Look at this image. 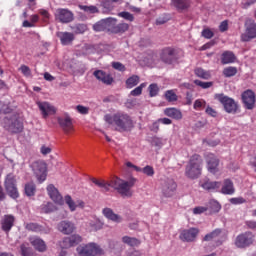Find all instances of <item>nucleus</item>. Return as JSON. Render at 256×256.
<instances>
[{
    "label": "nucleus",
    "instance_id": "aec40b11",
    "mask_svg": "<svg viewBox=\"0 0 256 256\" xmlns=\"http://www.w3.org/2000/svg\"><path fill=\"white\" fill-rule=\"evenodd\" d=\"M64 201H65L66 205H68L70 211H72V212L77 211V207H79L80 209L85 208V202H83V200L74 201L70 195H66L64 197Z\"/></svg>",
    "mask_w": 256,
    "mask_h": 256
},
{
    "label": "nucleus",
    "instance_id": "473e14b6",
    "mask_svg": "<svg viewBox=\"0 0 256 256\" xmlns=\"http://www.w3.org/2000/svg\"><path fill=\"white\" fill-rule=\"evenodd\" d=\"M5 128L11 133H21V131H23V122L21 119H16L11 123V125L5 126Z\"/></svg>",
    "mask_w": 256,
    "mask_h": 256
},
{
    "label": "nucleus",
    "instance_id": "20e7f679",
    "mask_svg": "<svg viewBox=\"0 0 256 256\" xmlns=\"http://www.w3.org/2000/svg\"><path fill=\"white\" fill-rule=\"evenodd\" d=\"M76 251L80 256H103L105 254L103 248L95 242L79 245Z\"/></svg>",
    "mask_w": 256,
    "mask_h": 256
},
{
    "label": "nucleus",
    "instance_id": "680f3d73",
    "mask_svg": "<svg viewBox=\"0 0 256 256\" xmlns=\"http://www.w3.org/2000/svg\"><path fill=\"white\" fill-rule=\"evenodd\" d=\"M213 31H211V29L209 28H205L202 31V37H204L205 39H211L213 37Z\"/></svg>",
    "mask_w": 256,
    "mask_h": 256
},
{
    "label": "nucleus",
    "instance_id": "052dcab7",
    "mask_svg": "<svg viewBox=\"0 0 256 256\" xmlns=\"http://www.w3.org/2000/svg\"><path fill=\"white\" fill-rule=\"evenodd\" d=\"M230 203H232V205H243V203H245V198L243 197L231 198Z\"/></svg>",
    "mask_w": 256,
    "mask_h": 256
},
{
    "label": "nucleus",
    "instance_id": "c85d7f7f",
    "mask_svg": "<svg viewBox=\"0 0 256 256\" xmlns=\"http://www.w3.org/2000/svg\"><path fill=\"white\" fill-rule=\"evenodd\" d=\"M13 223H15V217H13L12 215L4 216L1 223L3 231L9 233V231H11V228L13 227Z\"/></svg>",
    "mask_w": 256,
    "mask_h": 256
},
{
    "label": "nucleus",
    "instance_id": "4be33fe9",
    "mask_svg": "<svg viewBox=\"0 0 256 256\" xmlns=\"http://www.w3.org/2000/svg\"><path fill=\"white\" fill-rule=\"evenodd\" d=\"M102 214L109 221H113V223H121L123 221V218L120 215L115 214L111 208H104L102 210Z\"/></svg>",
    "mask_w": 256,
    "mask_h": 256
},
{
    "label": "nucleus",
    "instance_id": "09e8293b",
    "mask_svg": "<svg viewBox=\"0 0 256 256\" xmlns=\"http://www.w3.org/2000/svg\"><path fill=\"white\" fill-rule=\"evenodd\" d=\"M82 11H85V13H88L89 15H93V13H97V7L95 6H85L80 5L79 6Z\"/></svg>",
    "mask_w": 256,
    "mask_h": 256
},
{
    "label": "nucleus",
    "instance_id": "412c9836",
    "mask_svg": "<svg viewBox=\"0 0 256 256\" xmlns=\"http://www.w3.org/2000/svg\"><path fill=\"white\" fill-rule=\"evenodd\" d=\"M218 191H220L222 195H233L235 193V186L233 185V181L230 179H225Z\"/></svg>",
    "mask_w": 256,
    "mask_h": 256
},
{
    "label": "nucleus",
    "instance_id": "0e129e2a",
    "mask_svg": "<svg viewBox=\"0 0 256 256\" xmlns=\"http://www.w3.org/2000/svg\"><path fill=\"white\" fill-rule=\"evenodd\" d=\"M208 209L207 207L198 206L193 209V213L194 215H201V213H205Z\"/></svg>",
    "mask_w": 256,
    "mask_h": 256
},
{
    "label": "nucleus",
    "instance_id": "5701e85b",
    "mask_svg": "<svg viewBox=\"0 0 256 256\" xmlns=\"http://www.w3.org/2000/svg\"><path fill=\"white\" fill-rule=\"evenodd\" d=\"M58 230L64 235H71L75 231V224L70 221H62L58 224Z\"/></svg>",
    "mask_w": 256,
    "mask_h": 256
},
{
    "label": "nucleus",
    "instance_id": "a18cd8bd",
    "mask_svg": "<svg viewBox=\"0 0 256 256\" xmlns=\"http://www.w3.org/2000/svg\"><path fill=\"white\" fill-rule=\"evenodd\" d=\"M25 193L28 197H33V195H35V184L33 182L25 185Z\"/></svg>",
    "mask_w": 256,
    "mask_h": 256
},
{
    "label": "nucleus",
    "instance_id": "72a5a7b5",
    "mask_svg": "<svg viewBox=\"0 0 256 256\" xmlns=\"http://www.w3.org/2000/svg\"><path fill=\"white\" fill-rule=\"evenodd\" d=\"M104 26L106 28V31L110 33H115V29L117 28V19L114 18H107L104 19Z\"/></svg>",
    "mask_w": 256,
    "mask_h": 256
},
{
    "label": "nucleus",
    "instance_id": "2f4dec72",
    "mask_svg": "<svg viewBox=\"0 0 256 256\" xmlns=\"http://www.w3.org/2000/svg\"><path fill=\"white\" fill-rule=\"evenodd\" d=\"M237 57L232 51H225L221 55V63L222 65H229L231 63H235Z\"/></svg>",
    "mask_w": 256,
    "mask_h": 256
},
{
    "label": "nucleus",
    "instance_id": "f8f14e48",
    "mask_svg": "<svg viewBox=\"0 0 256 256\" xmlns=\"http://www.w3.org/2000/svg\"><path fill=\"white\" fill-rule=\"evenodd\" d=\"M48 196L56 205H63L65 200H63V196L59 193V190L55 185L49 184L46 188Z\"/></svg>",
    "mask_w": 256,
    "mask_h": 256
},
{
    "label": "nucleus",
    "instance_id": "de8ad7c7",
    "mask_svg": "<svg viewBox=\"0 0 256 256\" xmlns=\"http://www.w3.org/2000/svg\"><path fill=\"white\" fill-rule=\"evenodd\" d=\"M129 30V24L122 23V24H116V29L114 30V33H125V31Z\"/></svg>",
    "mask_w": 256,
    "mask_h": 256
},
{
    "label": "nucleus",
    "instance_id": "7c9ffc66",
    "mask_svg": "<svg viewBox=\"0 0 256 256\" xmlns=\"http://www.w3.org/2000/svg\"><path fill=\"white\" fill-rule=\"evenodd\" d=\"M172 5L177 11H186L191 7V0H172Z\"/></svg>",
    "mask_w": 256,
    "mask_h": 256
},
{
    "label": "nucleus",
    "instance_id": "f03ea898",
    "mask_svg": "<svg viewBox=\"0 0 256 256\" xmlns=\"http://www.w3.org/2000/svg\"><path fill=\"white\" fill-rule=\"evenodd\" d=\"M104 121L109 125H114L117 131H130L133 128V120H131V117L122 112L106 114Z\"/></svg>",
    "mask_w": 256,
    "mask_h": 256
},
{
    "label": "nucleus",
    "instance_id": "8fccbe9b",
    "mask_svg": "<svg viewBox=\"0 0 256 256\" xmlns=\"http://www.w3.org/2000/svg\"><path fill=\"white\" fill-rule=\"evenodd\" d=\"M148 90L150 97H157L159 93V86H157V84H150Z\"/></svg>",
    "mask_w": 256,
    "mask_h": 256
},
{
    "label": "nucleus",
    "instance_id": "9d476101",
    "mask_svg": "<svg viewBox=\"0 0 256 256\" xmlns=\"http://www.w3.org/2000/svg\"><path fill=\"white\" fill-rule=\"evenodd\" d=\"M58 124L66 135H73V133L75 132V127L73 126V119H71L70 115L66 114L64 116L58 117Z\"/></svg>",
    "mask_w": 256,
    "mask_h": 256
},
{
    "label": "nucleus",
    "instance_id": "4d7b16f0",
    "mask_svg": "<svg viewBox=\"0 0 256 256\" xmlns=\"http://www.w3.org/2000/svg\"><path fill=\"white\" fill-rule=\"evenodd\" d=\"M21 253L22 256H33L31 253V248L27 246V244H22L21 245Z\"/></svg>",
    "mask_w": 256,
    "mask_h": 256
},
{
    "label": "nucleus",
    "instance_id": "9b49d317",
    "mask_svg": "<svg viewBox=\"0 0 256 256\" xmlns=\"http://www.w3.org/2000/svg\"><path fill=\"white\" fill-rule=\"evenodd\" d=\"M246 30L245 33L241 35L242 41H251L256 37V23L253 20L246 21Z\"/></svg>",
    "mask_w": 256,
    "mask_h": 256
},
{
    "label": "nucleus",
    "instance_id": "b1692460",
    "mask_svg": "<svg viewBox=\"0 0 256 256\" xmlns=\"http://www.w3.org/2000/svg\"><path fill=\"white\" fill-rule=\"evenodd\" d=\"M161 59L164 63H168L170 65L173 63V59H175V50L173 48L163 49Z\"/></svg>",
    "mask_w": 256,
    "mask_h": 256
},
{
    "label": "nucleus",
    "instance_id": "e2e57ef3",
    "mask_svg": "<svg viewBox=\"0 0 256 256\" xmlns=\"http://www.w3.org/2000/svg\"><path fill=\"white\" fill-rule=\"evenodd\" d=\"M85 31H87V25H85V24H78L76 26L75 33L82 34V33H85Z\"/></svg>",
    "mask_w": 256,
    "mask_h": 256
},
{
    "label": "nucleus",
    "instance_id": "c756f323",
    "mask_svg": "<svg viewBox=\"0 0 256 256\" xmlns=\"http://www.w3.org/2000/svg\"><path fill=\"white\" fill-rule=\"evenodd\" d=\"M200 185L203 189H206V191H219L221 189V182L217 181L213 182L207 180L206 182H201Z\"/></svg>",
    "mask_w": 256,
    "mask_h": 256
},
{
    "label": "nucleus",
    "instance_id": "774afa93",
    "mask_svg": "<svg viewBox=\"0 0 256 256\" xmlns=\"http://www.w3.org/2000/svg\"><path fill=\"white\" fill-rule=\"evenodd\" d=\"M112 67L116 69L117 71H125V65H123L120 62H114L112 63Z\"/></svg>",
    "mask_w": 256,
    "mask_h": 256
},
{
    "label": "nucleus",
    "instance_id": "69168bd1",
    "mask_svg": "<svg viewBox=\"0 0 256 256\" xmlns=\"http://www.w3.org/2000/svg\"><path fill=\"white\" fill-rule=\"evenodd\" d=\"M51 151H53V149L50 146L43 145L40 148V153L42 155H49V153H51Z\"/></svg>",
    "mask_w": 256,
    "mask_h": 256
},
{
    "label": "nucleus",
    "instance_id": "3c124183",
    "mask_svg": "<svg viewBox=\"0 0 256 256\" xmlns=\"http://www.w3.org/2000/svg\"><path fill=\"white\" fill-rule=\"evenodd\" d=\"M75 109L80 115H89V111H91L89 107L83 105H77Z\"/></svg>",
    "mask_w": 256,
    "mask_h": 256
},
{
    "label": "nucleus",
    "instance_id": "bb28decb",
    "mask_svg": "<svg viewBox=\"0 0 256 256\" xmlns=\"http://www.w3.org/2000/svg\"><path fill=\"white\" fill-rule=\"evenodd\" d=\"M164 115H166V117H170L171 119H176V121L183 119V113H181V110L177 108H166L164 110Z\"/></svg>",
    "mask_w": 256,
    "mask_h": 256
},
{
    "label": "nucleus",
    "instance_id": "58836bf2",
    "mask_svg": "<svg viewBox=\"0 0 256 256\" xmlns=\"http://www.w3.org/2000/svg\"><path fill=\"white\" fill-rule=\"evenodd\" d=\"M137 85H139V76L137 75L131 76L126 80V87L128 89H133Z\"/></svg>",
    "mask_w": 256,
    "mask_h": 256
},
{
    "label": "nucleus",
    "instance_id": "c03bdc74",
    "mask_svg": "<svg viewBox=\"0 0 256 256\" xmlns=\"http://www.w3.org/2000/svg\"><path fill=\"white\" fill-rule=\"evenodd\" d=\"M223 75L225 77H235V75H237V68L233 66L226 67L223 70Z\"/></svg>",
    "mask_w": 256,
    "mask_h": 256
},
{
    "label": "nucleus",
    "instance_id": "cd10ccee",
    "mask_svg": "<svg viewBox=\"0 0 256 256\" xmlns=\"http://www.w3.org/2000/svg\"><path fill=\"white\" fill-rule=\"evenodd\" d=\"M57 37H59L63 45H70V43H73L75 39V35L69 32H58Z\"/></svg>",
    "mask_w": 256,
    "mask_h": 256
},
{
    "label": "nucleus",
    "instance_id": "f3484780",
    "mask_svg": "<svg viewBox=\"0 0 256 256\" xmlns=\"http://www.w3.org/2000/svg\"><path fill=\"white\" fill-rule=\"evenodd\" d=\"M242 102L246 109H253L255 107V92L246 90L242 93Z\"/></svg>",
    "mask_w": 256,
    "mask_h": 256
},
{
    "label": "nucleus",
    "instance_id": "c9c22d12",
    "mask_svg": "<svg viewBox=\"0 0 256 256\" xmlns=\"http://www.w3.org/2000/svg\"><path fill=\"white\" fill-rule=\"evenodd\" d=\"M88 229H90V231H99L103 229V222L97 218H94L88 222Z\"/></svg>",
    "mask_w": 256,
    "mask_h": 256
},
{
    "label": "nucleus",
    "instance_id": "13d9d810",
    "mask_svg": "<svg viewBox=\"0 0 256 256\" xmlns=\"http://www.w3.org/2000/svg\"><path fill=\"white\" fill-rule=\"evenodd\" d=\"M205 107V100L198 99L194 102V109L196 111H201Z\"/></svg>",
    "mask_w": 256,
    "mask_h": 256
},
{
    "label": "nucleus",
    "instance_id": "603ef678",
    "mask_svg": "<svg viewBox=\"0 0 256 256\" xmlns=\"http://www.w3.org/2000/svg\"><path fill=\"white\" fill-rule=\"evenodd\" d=\"M141 172L144 173V175H147V177H153V175H155V169H153L152 166L149 165L141 168Z\"/></svg>",
    "mask_w": 256,
    "mask_h": 256
},
{
    "label": "nucleus",
    "instance_id": "0eeeda50",
    "mask_svg": "<svg viewBox=\"0 0 256 256\" xmlns=\"http://www.w3.org/2000/svg\"><path fill=\"white\" fill-rule=\"evenodd\" d=\"M34 175L39 183H43L47 179V163L45 161H36L32 164Z\"/></svg>",
    "mask_w": 256,
    "mask_h": 256
},
{
    "label": "nucleus",
    "instance_id": "ea45409f",
    "mask_svg": "<svg viewBox=\"0 0 256 256\" xmlns=\"http://www.w3.org/2000/svg\"><path fill=\"white\" fill-rule=\"evenodd\" d=\"M42 213H53V211H57V206L51 202L43 204L41 206Z\"/></svg>",
    "mask_w": 256,
    "mask_h": 256
},
{
    "label": "nucleus",
    "instance_id": "a19ab883",
    "mask_svg": "<svg viewBox=\"0 0 256 256\" xmlns=\"http://www.w3.org/2000/svg\"><path fill=\"white\" fill-rule=\"evenodd\" d=\"M207 209H209L211 213H219V211H221V204L215 200H211Z\"/></svg>",
    "mask_w": 256,
    "mask_h": 256
},
{
    "label": "nucleus",
    "instance_id": "393cba45",
    "mask_svg": "<svg viewBox=\"0 0 256 256\" xmlns=\"http://www.w3.org/2000/svg\"><path fill=\"white\" fill-rule=\"evenodd\" d=\"M31 245L34 246L36 251H39L40 253H43L44 251H47V244H45V241L43 239L38 237H32L30 238Z\"/></svg>",
    "mask_w": 256,
    "mask_h": 256
},
{
    "label": "nucleus",
    "instance_id": "a211bd4d",
    "mask_svg": "<svg viewBox=\"0 0 256 256\" xmlns=\"http://www.w3.org/2000/svg\"><path fill=\"white\" fill-rule=\"evenodd\" d=\"M55 17L58 21H61V23H71V21H73V13L67 9H57Z\"/></svg>",
    "mask_w": 256,
    "mask_h": 256
},
{
    "label": "nucleus",
    "instance_id": "6e6d98bb",
    "mask_svg": "<svg viewBox=\"0 0 256 256\" xmlns=\"http://www.w3.org/2000/svg\"><path fill=\"white\" fill-rule=\"evenodd\" d=\"M93 29L96 32L107 31L106 28H105V22L103 20H101L98 23L94 24Z\"/></svg>",
    "mask_w": 256,
    "mask_h": 256
},
{
    "label": "nucleus",
    "instance_id": "a878e982",
    "mask_svg": "<svg viewBox=\"0 0 256 256\" xmlns=\"http://www.w3.org/2000/svg\"><path fill=\"white\" fill-rule=\"evenodd\" d=\"M94 76L96 77V79H98V81H102V83H105V85H111V83H113V77L101 70L95 71Z\"/></svg>",
    "mask_w": 256,
    "mask_h": 256
},
{
    "label": "nucleus",
    "instance_id": "e433bc0d",
    "mask_svg": "<svg viewBox=\"0 0 256 256\" xmlns=\"http://www.w3.org/2000/svg\"><path fill=\"white\" fill-rule=\"evenodd\" d=\"M122 242L129 245V247H139L141 245V241L139 239L129 236H124L122 238Z\"/></svg>",
    "mask_w": 256,
    "mask_h": 256
},
{
    "label": "nucleus",
    "instance_id": "dca6fc26",
    "mask_svg": "<svg viewBox=\"0 0 256 256\" xmlns=\"http://www.w3.org/2000/svg\"><path fill=\"white\" fill-rule=\"evenodd\" d=\"M177 191V183L173 179H167L162 185V193L164 197H173Z\"/></svg>",
    "mask_w": 256,
    "mask_h": 256
},
{
    "label": "nucleus",
    "instance_id": "37998d69",
    "mask_svg": "<svg viewBox=\"0 0 256 256\" xmlns=\"http://www.w3.org/2000/svg\"><path fill=\"white\" fill-rule=\"evenodd\" d=\"M165 99L166 101H168V103H173L177 101L178 97L177 93H175V90H167L165 92Z\"/></svg>",
    "mask_w": 256,
    "mask_h": 256
},
{
    "label": "nucleus",
    "instance_id": "6e6552de",
    "mask_svg": "<svg viewBox=\"0 0 256 256\" xmlns=\"http://www.w3.org/2000/svg\"><path fill=\"white\" fill-rule=\"evenodd\" d=\"M5 189L12 199H17L19 197V190H17V181L13 174H8L5 180Z\"/></svg>",
    "mask_w": 256,
    "mask_h": 256
},
{
    "label": "nucleus",
    "instance_id": "423d86ee",
    "mask_svg": "<svg viewBox=\"0 0 256 256\" xmlns=\"http://www.w3.org/2000/svg\"><path fill=\"white\" fill-rule=\"evenodd\" d=\"M215 99L220 101L226 113H237V102H235L233 98L225 96L224 94H216Z\"/></svg>",
    "mask_w": 256,
    "mask_h": 256
},
{
    "label": "nucleus",
    "instance_id": "ddd939ff",
    "mask_svg": "<svg viewBox=\"0 0 256 256\" xmlns=\"http://www.w3.org/2000/svg\"><path fill=\"white\" fill-rule=\"evenodd\" d=\"M83 241V237L79 234H74L69 237L64 238L60 242V247L62 249H69L71 247H75V245H79Z\"/></svg>",
    "mask_w": 256,
    "mask_h": 256
},
{
    "label": "nucleus",
    "instance_id": "5fc2aeb1",
    "mask_svg": "<svg viewBox=\"0 0 256 256\" xmlns=\"http://www.w3.org/2000/svg\"><path fill=\"white\" fill-rule=\"evenodd\" d=\"M117 1L119 0H104L102 2V5L104 7V9H107V11H111V9H113V3H117Z\"/></svg>",
    "mask_w": 256,
    "mask_h": 256
},
{
    "label": "nucleus",
    "instance_id": "bf43d9fd",
    "mask_svg": "<svg viewBox=\"0 0 256 256\" xmlns=\"http://www.w3.org/2000/svg\"><path fill=\"white\" fill-rule=\"evenodd\" d=\"M119 17H122V19H126V21H133L135 18L133 17V14L129 12H120L118 14Z\"/></svg>",
    "mask_w": 256,
    "mask_h": 256
},
{
    "label": "nucleus",
    "instance_id": "4468645a",
    "mask_svg": "<svg viewBox=\"0 0 256 256\" xmlns=\"http://www.w3.org/2000/svg\"><path fill=\"white\" fill-rule=\"evenodd\" d=\"M206 163H207V169L209 173H212L213 175L219 173V159L215 154H206L205 156Z\"/></svg>",
    "mask_w": 256,
    "mask_h": 256
},
{
    "label": "nucleus",
    "instance_id": "39448f33",
    "mask_svg": "<svg viewBox=\"0 0 256 256\" xmlns=\"http://www.w3.org/2000/svg\"><path fill=\"white\" fill-rule=\"evenodd\" d=\"M254 241L255 235H253L252 232H244L236 237L235 246L238 247V249H245L253 245Z\"/></svg>",
    "mask_w": 256,
    "mask_h": 256
},
{
    "label": "nucleus",
    "instance_id": "4c0bfd02",
    "mask_svg": "<svg viewBox=\"0 0 256 256\" xmlns=\"http://www.w3.org/2000/svg\"><path fill=\"white\" fill-rule=\"evenodd\" d=\"M195 75L200 79H211V72L204 70L203 68H196Z\"/></svg>",
    "mask_w": 256,
    "mask_h": 256
},
{
    "label": "nucleus",
    "instance_id": "338daca9",
    "mask_svg": "<svg viewBox=\"0 0 256 256\" xmlns=\"http://www.w3.org/2000/svg\"><path fill=\"white\" fill-rule=\"evenodd\" d=\"M39 13L43 17V21L45 23H47V21H49V17H50L49 12L45 9H41V10H39Z\"/></svg>",
    "mask_w": 256,
    "mask_h": 256
},
{
    "label": "nucleus",
    "instance_id": "864d4df0",
    "mask_svg": "<svg viewBox=\"0 0 256 256\" xmlns=\"http://www.w3.org/2000/svg\"><path fill=\"white\" fill-rule=\"evenodd\" d=\"M194 83L202 89H209V87H213V82H203L201 80H195Z\"/></svg>",
    "mask_w": 256,
    "mask_h": 256
},
{
    "label": "nucleus",
    "instance_id": "7ed1b4c3",
    "mask_svg": "<svg viewBox=\"0 0 256 256\" xmlns=\"http://www.w3.org/2000/svg\"><path fill=\"white\" fill-rule=\"evenodd\" d=\"M203 165V159L201 156L195 154L190 158L188 165L186 166V175L190 179H197L201 175V169Z\"/></svg>",
    "mask_w": 256,
    "mask_h": 256
},
{
    "label": "nucleus",
    "instance_id": "2eb2a0df",
    "mask_svg": "<svg viewBox=\"0 0 256 256\" xmlns=\"http://www.w3.org/2000/svg\"><path fill=\"white\" fill-rule=\"evenodd\" d=\"M36 105L41 111V115L44 119H47L49 115H55V113H57V108L49 102H37Z\"/></svg>",
    "mask_w": 256,
    "mask_h": 256
},
{
    "label": "nucleus",
    "instance_id": "49530a36",
    "mask_svg": "<svg viewBox=\"0 0 256 256\" xmlns=\"http://www.w3.org/2000/svg\"><path fill=\"white\" fill-rule=\"evenodd\" d=\"M145 87H147V83L140 84L138 87L130 92V95H132L133 97H139V95L143 93V89H145Z\"/></svg>",
    "mask_w": 256,
    "mask_h": 256
},
{
    "label": "nucleus",
    "instance_id": "6ab92c4d",
    "mask_svg": "<svg viewBox=\"0 0 256 256\" xmlns=\"http://www.w3.org/2000/svg\"><path fill=\"white\" fill-rule=\"evenodd\" d=\"M197 235H199V229L190 228V229L183 230L180 233V239L182 241H187L189 243L191 241H195V239H197Z\"/></svg>",
    "mask_w": 256,
    "mask_h": 256
},
{
    "label": "nucleus",
    "instance_id": "79ce46f5",
    "mask_svg": "<svg viewBox=\"0 0 256 256\" xmlns=\"http://www.w3.org/2000/svg\"><path fill=\"white\" fill-rule=\"evenodd\" d=\"M19 71L22 73L24 77L27 79H31L33 77V72L31 71V68L29 66L23 64L19 67Z\"/></svg>",
    "mask_w": 256,
    "mask_h": 256
},
{
    "label": "nucleus",
    "instance_id": "1a4fd4ad",
    "mask_svg": "<svg viewBox=\"0 0 256 256\" xmlns=\"http://www.w3.org/2000/svg\"><path fill=\"white\" fill-rule=\"evenodd\" d=\"M226 239H227V232L221 229H215L213 232L207 234L204 237V241H215L216 247H219V245H222Z\"/></svg>",
    "mask_w": 256,
    "mask_h": 256
},
{
    "label": "nucleus",
    "instance_id": "f257e3e1",
    "mask_svg": "<svg viewBox=\"0 0 256 256\" xmlns=\"http://www.w3.org/2000/svg\"><path fill=\"white\" fill-rule=\"evenodd\" d=\"M92 183L103 189V191H109L110 188L114 189L121 195V197H131L133 195V187L137 183V178L130 177L128 180H123L119 177L113 178L111 182L105 180H99L97 178L92 179Z\"/></svg>",
    "mask_w": 256,
    "mask_h": 256
},
{
    "label": "nucleus",
    "instance_id": "f704fd0d",
    "mask_svg": "<svg viewBox=\"0 0 256 256\" xmlns=\"http://www.w3.org/2000/svg\"><path fill=\"white\" fill-rule=\"evenodd\" d=\"M25 227L28 231H33L34 233H49V229L45 230L42 226L36 223H28Z\"/></svg>",
    "mask_w": 256,
    "mask_h": 256
}]
</instances>
